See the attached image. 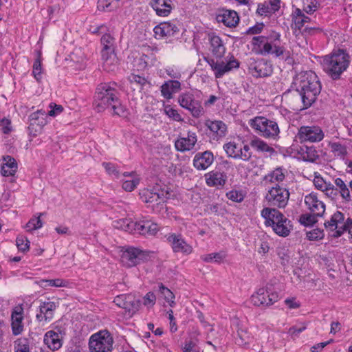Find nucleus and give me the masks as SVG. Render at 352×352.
<instances>
[{"instance_id":"obj_37","label":"nucleus","mask_w":352,"mask_h":352,"mask_svg":"<svg viewBox=\"0 0 352 352\" xmlns=\"http://www.w3.org/2000/svg\"><path fill=\"white\" fill-rule=\"evenodd\" d=\"M298 153L300 155L302 159L306 162H314L319 158L318 151L314 146H301L298 148Z\"/></svg>"},{"instance_id":"obj_48","label":"nucleus","mask_w":352,"mask_h":352,"mask_svg":"<svg viewBox=\"0 0 352 352\" xmlns=\"http://www.w3.org/2000/svg\"><path fill=\"white\" fill-rule=\"evenodd\" d=\"M226 257V254L223 252H214L206 255H203L201 256V258L203 261L206 263L210 262H221Z\"/></svg>"},{"instance_id":"obj_24","label":"nucleus","mask_w":352,"mask_h":352,"mask_svg":"<svg viewBox=\"0 0 352 352\" xmlns=\"http://www.w3.org/2000/svg\"><path fill=\"white\" fill-rule=\"evenodd\" d=\"M217 21L228 28L236 27L239 22L237 12L231 10H223L217 15Z\"/></svg>"},{"instance_id":"obj_11","label":"nucleus","mask_w":352,"mask_h":352,"mask_svg":"<svg viewBox=\"0 0 352 352\" xmlns=\"http://www.w3.org/2000/svg\"><path fill=\"white\" fill-rule=\"evenodd\" d=\"M204 60L209 64L217 78L223 77L225 74L230 72L233 69L239 68L240 65L233 56L226 63L208 57H205Z\"/></svg>"},{"instance_id":"obj_12","label":"nucleus","mask_w":352,"mask_h":352,"mask_svg":"<svg viewBox=\"0 0 352 352\" xmlns=\"http://www.w3.org/2000/svg\"><path fill=\"white\" fill-rule=\"evenodd\" d=\"M296 137L300 142H319L324 138V133L318 125L302 126L298 129Z\"/></svg>"},{"instance_id":"obj_33","label":"nucleus","mask_w":352,"mask_h":352,"mask_svg":"<svg viewBox=\"0 0 352 352\" xmlns=\"http://www.w3.org/2000/svg\"><path fill=\"white\" fill-rule=\"evenodd\" d=\"M150 6L160 16H168L173 9L171 0H152Z\"/></svg>"},{"instance_id":"obj_8","label":"nucleus","mask_w":352,"mask_h":352,"mask_svg":"<svg viewBox=\"0 0 352 352\" xmlns=\"http://www.w3.org/2000/svg\"><path fill=\"white\" fill-rule=\"evenodd\" d=\"M150 252L134 247L123 248L121 250L120 261L126 267H132L146 261Z\"/></svg>"},{"instance_id":"obj_23","label":"nucleus","mask_w":352,"mask_h":352,"mask_svg":"<svg viewBox=\"0 0 352 352\" xmlns=\"http://www.w3.org/2000/svg\"><path fill=\"white\" fill-rule=\"evenodd\" d=\"M197 141V137L195 132L188 131L187 137L180 138L175 142V146L177 151L186 152L194 148Z\"/></svg>"},{"instance_id":"obj_34","label":"nucleus","mask_w":352,"mask_h":352,"mask_svg":"<svg viewBox=\"0 0 352 352\" xmlns=\"http://www.w3.org/2000/svg\"><path fill=\"white\" fill-rule=\"evenodd\" d=\"M333 183L338 195L342 197L343 201L346 203L351 201V195L349 188V184L347 185L346 181L341 177L334 178Z\"/></svg>"},{"instance_id":"obj_54","label":"nucleus","mask_w":352,"mask_h":352,"mask_svg":"<svg viewBox=\"0 0 352 352\" xmlns=\"http://www.w3.org/2000/svg\"><path fill=\"white\" fill-rule=\"evenodd\" d=\"M16 245L19 251L24 252L29 250L30 241L25 236L20 235L16 237Z\"/></svg>"},{"instance_id":"obj_21","label":"nucleus","mask_w":352,"mask_h":352,"mask_svg":"<svg viewBox=\"0 0 352 352\" xmlns=\"http://www.w3.org/2000/svg\"><path fill=\"white\" fill-rule=\"evenodd\" d=\"M56 302L52 301L41 302L39 305V314H37L36 318L38 321L48 322L54 318V311L56 309Z\"/></svg>"},{"instance_id":"obj_56","label":"nucleus","mask_w":352,"mask_h":352,"mask_svg":"<svg viewBox=\"0 0 352 352\" xmlns=\"http://www.w3.org/2000/svg\"><path fill=\"white\" fill-rule=\"evenodd\" d=\"M226 196L228 199L237 203H240L244 199V195L242 192L236 190L228 192Z\"/></svg>"},{"instance_id":"obj_25","label":"nucleus","mask_w":352,"mask_h":352,"mask_svg":"<svg viewBox=\"0 0 352 352\" xmlns=\"http://www.w3.org/2000/svg\"><path fill=\"white\" fill-rule=\"evenodd\" d=\"M206 183L210 187H222L227 181L228 177L223 172L212 170L205 175Z\"/></svg>"},{"instance_id":"obj_10","label":"nucleus","mask_w":352,"mask_h":352,"mask_svg":"<svg viewBox=\"0 0 352 352\" xmlns=\"http://www.w3.org/2000/svg\"><path fill=\"white\" fill-rule=\"evenodd\" d=\"M179 105L188 110L195 118H199L204 114L201 101L190 92L182 93L178 96Z\"/></svg>"},{"instance_id":"obj_63","label":"nucleus","mask_w":352,"mask_h":352,"mask_svg":"<svg viewBox=\"0 0 352 352\" xmlns=\"http://www.w3.org/2000/svg\"><path fill=\"white\" fill-rule=\"evenodd\" d=\"M0 127L3 133L8 134L12 131L10 120L6 118L1 119L0 121Z\"/></svg>"},{"instance_id":"obj_32","label":"nucleus","mask_w":352,"mask_h":352,"mask_svg":"<svg viewBox=\"0 0 352 352\" xmlns=\"http://www.w3.org/2000/svg\"><path fill=\"white\" fill-rule=\"evenodd\" d=\"M209 50L217 58H221L226 52V47L219 36L209 35Z\"/></svg>"},{"instance_id":"obj_51","label":"nucleus","mask_w":352,"mask_h":352,"mask_svg":"<svg viewBox=\"0 0 352 352\" xmlns=\"http://www.w3.org/2000/svg\"><path fill=\"white\" fill-rule=\"evenodd\" d=\"M159 291L163 295L165 300L169 302L170 307H173V305H175V302L173 300L175 297L173 293L162 283L159 285Z\"/></svg>"},{"instance_id":"obj_27","label":"nucleus","mask_w":352,"mask_h":352,"mask_svg":"<svg viewBox=\"0 0 352 352\" xmlns=\"http://www.w3.org/2000/svg\"><path fill=\"white\" fill-rule=\"evenodd\" d=\"M23 309L21 307H15L11 314V326L14 336L21 334L23 331Z\"/></svg>"},{"instance_id":"obj_7","label":"nucleus","mask_w":352,"mask_h":352,"mask_svg":"<svg viewBox=\"0 0 352 352\" xmlns=\"http://www.w3.org/2000/svg\"><path fill=\"white\" fill-rule=\"evenodd\" d=\"M113 339L107 330H101L94 333L89 338L90 352H111Z\"/></svg>"},{"instance_id":"obj_4","label":"nucleus","mask_w":352,"mask_h":352,"mask_svg":"<svg viewBox=\"0 0 352 352\" xmlns=\"http://www.w3.org/2000/svg\"><path fill=\"white\" fill-rule=\"evenodd\" d=\"M350 56L343 50L332 52L323 57L322 65L324 72L333 80H338L347 69Z\"/></svg>"},{"instance_id":"obj_5","label":"nucleus","mask_w":352,"mask_h":352,"mask_svg":"<svg viewBox=\"0 0 352 352\" xmlns=\"http://www.w3.org/2000/svg\"><path fill=\"white\" fill-rule=\"evenodd\" d=\"M261 215L265 219V226L272 227L280 236H287L293 229L292 221L276 208H264Z\"/></svg>"},{"instance_id":"obj_46","label":"nucleus","mask_w":352,"mask_h":352,"mask_svg":"<svg viewBox=\"0 0 352 352\" xmlns=\"http://www.w3.org/2000/svg\"><path fill=\"white\" fill-rule=\"evenodd\" d=\"M132 223H135V221L129 219H122L116 221V225H115V226L124 231L134 233L135 227L131 226Z\"/></svg>"},{"instance_id":"obj_39","label":"nucleus","mask_w":352,"mask_h":352,"mask_svg":"<svg viewBox=\"0 0 352 352\" xmlns=\"http://www.w3.org/2000/svg\"><path fill=\"white\" fill-rule=\"evenodd\" d=\"M329 146L334 157L344 160L348 154L347 147L339 142H329Z\"/></svg>"},{"instance_id":"obj_35","label":"nucleus","mask_w":352,"mask_h":352,"mask_svg":"<svg viewBox=\"0 0 352 352\" xmlns=\"http://www.w3.org/2000/svg\"><path fill=\"white\" fill-rule=\"evenodd\" d=\"M181 89V83L176 80H170L165 82L161 86V93L164 98L170 99L173 94L179 91Z\"/></svg>"},{"instance_id":"obj_3","label":"nucleus","mask_w":352,"mask_h":352,"mask_svg":"<svg viewBox=\"0 0 352 352\" xmlns=\"http://www.w3.org/2000/svg\"><path fill=\"white\" fill-rule=\"evenodd\" d=\"M280 34L274 32L268 36H256L252 39V51L263 56L271 54L276 58H279L288 63L293 62L290 57V52L284 46L280 45Z\"/></svg>"},{"instance_id":"obj_45","label":"nucleus","mask_w":352,"mask_h":352,"mask_svg":"<svg viewBox=\"0 0 352 352\" xmlns=\"http://www.w3.org/2000/svg\"><path fill=\"white\" fill-rule=\"evenodd\" d=\"M120 0H98V7L106 9L107 11H112L120 6Z\"/></svg>"},{"instance_id":"obj_18","label":"nucleus","mask_w":352,"mask_h":352,"mask_svg":"<svg viewBox=\"0 0 352 352\" xmlns=\"http://www.w3.org/2000/svg\"><path fill=\"white\" fill-rule=\"evenodd\" d=\"M47 114L45 111L38 110L29 116L28 131L30 135L36 136L47 124Z\"/></svg>"},{"instance_id":"obj_2","label":"nucleus","mask_w":352,"mask_h":352,"mask_svg":"<svg viewBox=\"0 0 352 352\" xmlns=\"http://www.w3.org/2000/svg\"><path fill=\"white\" fill-rule=\"evenodd\" d=\"M94 104L98 111L111 107L116 115L121 116L125 112L124 107L121 105L119 99L118 85L114 82H103L98 85L94 96Z\"/></svg>"},{"instance_id":"obj_17","label":"nucleus","mask_w":352,"mask_h":352,"mask_svg":"<svg viewBox=\"0 0 352 352\" xmlns=\"http://www.w3.org/2000/svg\"><path fill=\"white\" fill-rule=\"evenodd\" d=\"M166 240L173 252L189 255L192 252V247L188 244L181 234L169 233L166 235Z\"/></svg>"},{"instance_id":"obj_9","label":"nucleus","mask_w":352,"mask_h":352,"mask_svg":"<svg viewBox=\"0 0 352 352\" xmlns=\"http://www.w3.org/2000/svg\"><path fill=\"white\" fill-rule=\"evenodd\" d=\"M289 195V192L286 188L276 184L269 189L265 199L267 204L273 206V208H284L288 204Z\"/></svg>"},{"instance_id":"obj_26","label":"nucleus","mask_w":352,"mask_h":352,"mask_svg":"<svg viewBox=\"0 0 352 352\" xmlns=\"http://www.w3.org/2000/svg\"><path fill=\"white\" fill-rule=\"evenodd\" d=\"M204 124L212 133L213 139L218 140L226 135L227 126L221 120H207Z\"/></svg>"},{"instance_id":"obj_31","label":"nucleus","mask_w":352,"mask_h":352,"mask_svg":"<svg viewBox=\"0 0 352 352\" xmlns=\"http://www.w3.org/2000/svg\"><path fill=\"white\" fill-rule=\"evenodd\" d=\"M153 32L155 36H170L177 33L179 28L174 23L164 22L156 25L153 29Z\"/></svg>"},{"instance_id":"obj_47","label":"nucleus","mask_w":352,"mask_h":352,"mask_svg":"<svg viewBox=\"0 0 352 352\" xmlns=\"http://www.w3.org/2000/svg\"><path fill=\"white\" fill-rule=\"evenodd\" d=\"M39 285L42 287H65L66 285V282L60 278L57 279H51V280H46V279H41L39 281Z\"/></svg>"},{"instance_id":"obj_28","label":"nucleus","mask_w":352,"mask_h":352,"mask_svg":"<svg viewBox=\"0 0 352 352\" xmlns=\"http://www.w3.org/2000/svg\"><path fill=\"white\" fill-rule=\"evenodd\" d=\"M344 220V214L340 211H337L331 217L329 220L324 223V226L327 231L334 232L333 234H337L339 230H342V226L345 224Z\"/></svg>"},{"instance_id":"obj_61","label":"nucleus","mask_w":352,"mask_h":352,"mask_svg":"<svg viewBox=\"0 0 352 352\" xmlns=\"http://www.w3.org/2000/svg\"><path fill=\"white\" fill-rule=\"evenodd\" d=\"M250 144L240 145V159L243 161H248L252 157V153L250 151Z\"/></svg>"},{"instance_id":"obj_22","label":"nucleus","mask_w":352,"mask_h":352,"mask_svg":"<svg viewBox=\"0 0 352 352\" xmlns=\"http://www.w3.org/2000/svg\"><path fill=\"white\" fill-rule=\"evenodd\" d=\"M214 162L213 153L210 151L197 153L193 159V166L197 170L207 169Z\"/></svg>"},{"instance_id":"obj_16","label":"nucleus","mask_w":352,"mask_h":352,"mask_svg":"<svg viewBox=\"0 0 352 352\" xmlns=\"http://www.w3.org/2000/svg\"><path fill=\"white\" fill-rule=\"evenodd\" d=\"M140 199L148 206L155 209V207L159 208L165 202V196L163 190L158 188L144 189L140 192Z\"/></svg>"},{"instance_id":"obj_55","label":"nucleus","mask_w":352,"mask_h":352,"mask_svg":"<svg viewBox=\"0 0 352 352\" xmlns=\"http://www.w3.org/2000/svg\"><path fill=\"white\" fill-rule=\"evenodd\" d=\"M102 166L109 175L114 176L117 179L120 177V171L115 164L111 162H103Z\"/></svg>"},{"instance_id":"obj_38","label":"nucleus","mask_w":352,"mask_h":352,"mask_svg":"<svg viewBox=\"0 0 352 352\" xmlns=\"http://www.w3.org/2000/svg\"><path fill=\"white\" fill-rule=\"evenodd\" d=\"M250 145L259 153H268L270 155L275 153L273 147L269 146L265 142L257 137H254L250 140Z\"/></svg>"},{"instance_id":"obj_44","label":"nucleus","mask_w":352,"mask_h":352,"mask_svg":"<svg viewBox=\"0 0 352 352\" xmlns=\"http://www.w3.org/2000/svg\"><path fill=\"white\" fill-rule=\"evenodd\" d=\"M317 217H319L311 212L302 214L300 217L299 222L305 226H311L318 221Z\"/></svg>"},{"instance_id":"obj_40","label":"nucleus","mask_w":352,"mask_h":352,"mask_svg":"<svg viewBox=\"0 0 352 352\" xmlns=\"http://www.w3.org/2000/svg\"><path fill=\"white\" fill-rule=\"evenodd\" d=\"M124 300L125 303L123 309L126 310L130 314L133 315L138 311L140 306V300H136L133 296L129 294L127 295Z\"/></svg>"},{"instance_id":"obj_58","label":"nucleus","mask_w":352,"mask_h":352,"mask_svg":"<svg viewBox=\"0 0 352 352\" xmlns=\"http://www.w3.org/2000/svg\"><path fill=\"white\" fill-rule=\"evenodd\" d=\"M32 74L37 81L42 78V66L41 60L38 58L34 60L32 67Z\"/></svg>"},{"instance_id":"obj_57","label":"nucleus","mask_w":352,"mask_h":352,"mask_svg":"<svg viewBox=\"0 0 352 352\" xmlns=\"http://www.w3.org/2000/svg\"><path fill=\"white\" fill-rule=\"evenodd\" d=\"M165 113L171 119L175 121L182 122L183 121V118L181 115L178 113V111L172 108L170 105H167L164 108Z\"/></svg>"},{"instance_id":"obj_53","label":"nucleus","mask_w":352,"mask_h":352,"mask_svg":"<svg viewBox=\"0 0 352 352\" xmlns=\"http://www.w3.org/2000/svg\"><path fill=\"white\" fill-rule=\"evenodd\" d=\"M205 211L208 214L217 216L222 215L224 213V208L219 204H208L206 206Z\"/></svg>"},{"instance_id":"obj_29","label":"nucleus","mask_w":352,"mask_h":352,"mask_svg":"<svg viewBox=\"0 0 352 352\" xmlns=\"http://www.w3.org/2000/svg\"><path fill=\"white\" fill-rule=\"evenodd\" d=\"M131 226L135 227L134 233L142 235H154L159 230L157 224L149 221H142L132 223Z\"/></svg>"},{"instance_id":"obj_59","label":"nucleus","mask_w":352,"mask_h":352,"mask_svg":"<svg viewBox=\"0 0 352 352\" xmlns=\"http://www.w3.org/2000/svg\"><path fill=\"white\" fill-rule=\"evenodd\" d=\"M327 182H326L324 179L320 175H315L314 179V184L316 188L321 191L327 189L328 186Z\"/></svg>"},{"instance_id":"obj_52","label":"nucleus","mask_w":352,"mask_h":352,"mask_svg":"<svg viewBox=\"0 0 352 352\" xmlns=\"http://www.w3.org/2000/svg\"><path fill=\"white\" fill-rule=\"evenodd\" d=\"M140 183V179L138 177L126 179L123 182L122 188L127 192L133 191Z\"/></svg>"},{"instance_id":"obj_1","label":"nucleus","mask_w":352,"mask_h":352,"mask_svg":"<svg viewBox=\"0 0 352 352\" xmlns=\"http://www.w3.org/2000/svg\"><path fill=\"white\" fill-rule=\"evenodd\" d=\"M292 87L300 96L303 107H309L321 91V84L315 72H300L294 78Z\"/></svg>"},{"instance_id":"obj_6","label":"nucleus","mask_w":352,"mask_h":352,"mask_svg":"<svg viewBox=\"0 0 352 352\" xmlns=\"http://www.w3.org/2000/svg\"><path fill=\"white\" fill-rule=\"evenodd\" d=\"M249 124L258 135L266 138L275 139L280 133L278 124L264 117H255L250 120Z\"/></svg>"},{"instance_id":"obj_30","label":"nucleus","mask_w":352,"mask_h":352,"mask_svg":"<svg viewBox=\"0 0 352 352\" xmlns=\"http://www.w3.org/2000/svg\"><path fill=\"white\" fill-rule=\"evenodd\" d=\"M44 343L53 351L58 350L63 345V337L60 333L53 330L48 331L44 336Z\"/></svg>"},{"instance_id":"obj_50","label":"nucleus","mask_w":352,"mask_h":352,"mask_svg":"<svg viewBox=\"0 0 352 352\" xmlns=\"http://www.w3.org/2000/svg\"><path fill=\"white\" fill-rule=\"evenodd\" d=\"M320 7L318 0H305L304 1L303 10L307 14H313Z\"/></svg>"},{"instance_id":"obj_41","label":"nucleus","mask_w":352,"mask_h":352,"mask_svg":"<svg viewBox=\"0 0 352 352\" xmlns=\"http://www.w3.org/2000/svg\"><path fill=\"white\" fill-rule=\"evenodd\" d=\"M223 149L228 157L234 159H240V145L234 142H230L225 144Z\"/></svg>"},{"instance_id":"obj_13","label":"nucleus","mask_w":352,"mask_h":352,"mask_svg":"<svg viewBox=\"0 0 352 352\" xmlns=\"http://www.w3.org/2000/svg\"><path fill=\"white\" fill-rule=\"evenodd\" d=\"M279 296L272 286L260 288L251 296V301L255 306H270L278 300Z\"/></svg>"},{"instance_id":"obj_14","label":"nucleus","mask_w":352,"mask_h":352,"mask_svg":"<svg viewBox=\"0 0 352 352\" xmlns=\"http://www.w3.org/2000/svg\"><path fill=\"white\" fill-rule=\"evenodd\" d=\"M249 73L255 78L269 76L272 74V65L264 58H251L248 63Z\"/></svg>"},{"instance_id":"obj_60","label":"nucleus","mask_w":352,"mask_h":352,"mask_svg":"<svg viewBox=\"0 0 352 352\" xmlns=\"http://www.w3.org/2000/svg\"><path fill=\"white\" fill-rule=\"evenodd\" d=\"M49 107L50 108V110L47 113V114L52 117H56L60 114L63 111V107L61 105L56 104L55 103H50Z\"/></svg>"},{"instance_id":"obj_43","label":"nucleus","mask_w":352,"mask_h":352,"mask_svg":"<svg viewBox=\"0 0 352 352\" xmlns=\"http://www.w3.org/2000/svg\"><path fill=\"white\" fill-rule=\"evenodd\" d=\"M276 253L280 259V263L283 266L287 265L290 260V252L285 246H278L276 248Z\"/></svg>"},{"instance_id":"obj_36","label":"nucleus","mask_w":352,"mask_h":352,"mask_svg":"<svg viewBox=\"0 0 352 352\" xmlns=\"http://www.w3.org/2000/svg\"><path fill=\"white\" fill-rule=\"evenodd\" d=\"M3 161L1 170L2 175L4 177L14 176L18 168L15 159L7 155L3 157Z\"/></svg>"},{"instance_id":"obj_49","label":"nucleus","mask_w":352,"mask_h":352,"mask_svg":"<svg viewBox=\"0 0 352 352\" xmlns=\"http://www.w3.org/2000/svg\"><path fill=\"white\" fill-rule=\"evenodd\" d=\"M43 213H39V215L33 217L29 220L26 224V228L28 231H32L41 228L43 226V223L41 220V217Z\"/></svg>"},{"instance_id":"obj_62","label":"nucleus","mask_w":352,"mask_h":352,"mask_svg":"<svg viewBox=\"0 0 352 352\" xmlns=\"http://www.w3.org/2000/svg\"><path fill=\"white\" fill-rule=\"evenodd\" d=\"M307 236L309 240H318L324 237V232L322 230L314 229L307 233Z\"/></svg>"},{"instance_id":"obj_64","label":"nucleus","mask_w":352,"mask_h":352,"mask_svg":"<svg viewBox=\"0 0 352 352\" xmlns=\"http://www.w3.org/2000/svg\"><path fill=\"white\" fill-rule=\"evenodd\" d=\"M156 297L154 293L148 292L144 297L143 304L147 307H152L155 305Z\"/></svg>"},{"instance_id":"obj_19","label":"nucleus","mask_w":352,"mask_h":352,"mask_svg":"<svg viewBox=\"0 0 352 352\" xmlns=\"http://www.w3.org/2000/svg\"><path fill=\"white\" fill-rule=\"evenodd\" d=\"M305 204L310 212L318 217H322L325 212V204L317 195L310 193L305 197Z\"/></svg>"},{"instance_id":"obj_20","label":"nucleus","mask_w":352,"mask_h":352,"mask_svg":"<svg viewBox=\"0 0 352 352\" xmlns=\"http://www.w3.org/2000/svg\"><path fill=\"white\" fill-rule=\"evenodd\" d=\"M157 52V47L144 46L143 54L135 60L138 69L144 70L149 65H153L156 60L155 54Z\"/></svg>"},{"instance_id":"obj_42","label":"nucleus","mask_w":352,"mask_h":352,"mask_svg":"<svg viewBox=\"0 0 352 352\" xmlns=\"http://www.w3.org/2000/svg\"><path fill=\"white\" fill-rule=\"evenodd\" d=\"M286 172L285 169L277 168L266 176V179L271 183L283 182L285 178Z\"/></svg>"},{"instance_id":"obj_15","label":"nucleus","mask_w":352,"mask_h":352,"mask_svg":"<svg viewBox=\"0 0 352 352\" xmlns=\"http://www.w3.org/2000/svg\"><path fill=\"white\" fill-rule=\"evenodd\" d=\"M101 43L104 45L102 51L103 68L108 72L113 71L116 67V55L113 54H108V51L111 50L113 37L109 34H104L101 38Z\"/></svg>"}]
</instances>
